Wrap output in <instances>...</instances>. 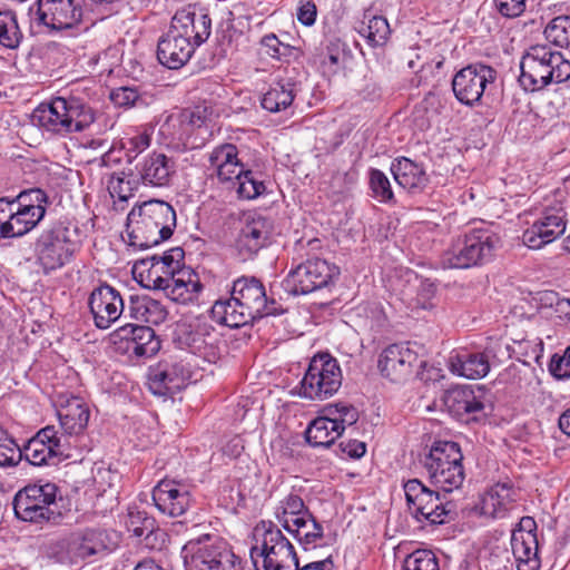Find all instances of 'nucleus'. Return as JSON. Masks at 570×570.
Returning a JSON list of instances; mask_svg holds the SVG:
<instances>
[{
	"label": "nucleus",
	"mask_w": 570,
	"mask_h": 570,
	"mask_svg": "<svg viewBox=\"0 0 570 570\" xmlns=\"http://www.w3.org/2000/svg\"><path fill=\"white\" fill-rule=\"evenodd\" d=\"M176 227L175 209L166 202L151 199L134 207L127 216L128 244L145 249L168 239Z\"/></svg>",
	"instance_id": "f257e3e1"
},
{
	"label": "nucleus",
	"mask_w": 570,
	"mask_h": 570,
	"mask_svg": "<svg viewBox=\"0 0 570 570\" xmlns=\"http://www.w3.org/2000/svg\"><path fill=\"white\" fill-rule=\"evenodd\" d=\"M520 69L519 82L527 91L570 79V61L548 45L531 46L521 58Z\"/></svg>",
	"instance_id": "f03ea898"
},
{
	"label": "nucleus",
	"mask_w": 570,
	"mask_h": 570,
	"mask_svg": "<svg viewBox=\"0 0 570 570\" xmlns=\"http://www.w3.org/2000/svg\"><path fill=\"white\" fill-rule=\"evenodd\" d=\"M95 119L94 109L78 97H56L38 106L32 115L35 124L62 136L86 130Z\"/></svg>",
	"instance_id": "7ed1b4c3"
},
{
	"label": "nucleus",
	"mask_w": 570,
	"mask_h": 570,
	"mask_svg": "<svg viewBox=\"0 0 570 570\" xmlns=\"http://www.w3.org/2000/svg\"><path fill=\"white\" fill-rule=\"evenodd\" d=\"M501 240L497 233L488 227L473 228L458 236L443 252L441 264L444 268H470L490 262Z\"/></svg>",
	"instance_id": "20e7f679"
},
{
	"label": "nucleus",
	"mask_w": 570,
	"mask_h": 570,
	"mask_svg": "<svg viewBox=\"0 0 570 570\" xmlns=\"http://www.w3.org/2000/svg\"><path fill=\"white\" fill-rule=\"evenodd\" d=\"M462 460L463 454L456 442L435 441L423 456L422 464L435 487L444 492H452L465 479Z\"/></svg>",
	"instance_id": "39448f33"
},
{
	"label": "nucleus",
	"mask_w": 570,
	"mask_h": 570,
	"mask_svg": "<svg viewBox=\"0 0 570 570\" xmlns=\"http://www.w3.org/2000/svg\"><path fill=\"white\" fill-rule=\"evenodd\" d=\"M255 546L250 549L252 559H263L264 570H295L298 563L294 546L273 522L262 521L254 529Z\"/></svg>",
	"instance_id": "423d86ee"
},
{
	"label": "nucleus",
	"mask_w": 570,
	"mask_h": 570,
	"mask_svg": "<svg viewBox=\"0 0 570 570\" xmlns=\"http://www.w3.org/2000/svg\"><path fill=\"white\" fill-rule=\"evenodd\" d=\"M58 487L52 482L28 484L13 498L18 519L32 523H58L61 512L57 509Z\"/></svg>",
	"instance_id": "0eeeda50"
},
{
	"label": "nucleus",
	"mask_w": 570,
	"mask_h": 570,
	"mask_svg": "<svg viewBox=\"0 0 570 570\" xmlns=\"http://www.w3.org/2000/svg\"><path fill=\"white\" fill-rule=\"evenodd\" d=\"M181 554L185 570H244L242 560L209 535L188 541Z\"/></svg>",
	"instance_id": "6e6552de"
},
{
	"label": "nucleus",
	"mask_w": 570,
	"mask_h": 570,
	"mask_svg": "<svg viewBox=\"0 0 570 570\" xmlns=\"http://www.w3.org/2000/svg\"><path fill=\"white\" fill-rule=\"evenodd\" d=\"M324 414L314 419L305 431L306 441L314 448L331 446L347 425L358 420L357 410L345 403L328 404Z\"/></svg>",
	"instance_id": "1a4fd4ad"
},
{
	"label": "nucleus",
	"mask_w": 570,
	"mask_h": 570,
	"mask_svg": "<svg viewBox=\"0 0 570 570\" xmlns=\"http://www.w3.org/2000/svg\"><path fill=\"white\" fill-rule=\"evenodd\" d=\"M342 384L340 365L330 354L315 355L299 385V395L308 400H325L333 396Z\"/></svg>",
	"instance_id": "9d476101"
},
{
	"label": "nucleus",
	"mask_w": 570,
	"mask_h": 570,
	"mask_svg": "<svg viewBox=\"0 0 570 570\" xmlns=\"http://www.w3.org/2000/svg\"><path fill=\"white\" fill-rule=\"evenodd\" d=\"M183 259L184 250L180 247H173L161 255L146 256L135 262L134 278L145 288L164 292Z\"/></svg>",
	"instance_id": "9b49d317"
},
{
	"label": "nucleus",
	"mask_w": 570,
	"mask_h": 570,
	"mask_svg": "<svg viewBox=\"0 0 570 570\" xmlns=\"http://www.w3.org/2000/svg\"><path fill=\"white\" fill-rule=\"evenodd\" d=\"M76 250V243L70 239V230L61 225L42 230L35 244L37 262L46 273L66 265Z\"/></svg>",
	"instance_id": "f8f14e48"
},
{
	"label": "nucleus",
	"mask_w": 570,
	"mask_h": 570,
	"mask_svg": "<svg viewBox=\"0 0 570 570\" xmlns=\"http://www.w3.org/2000/svg\"><path fill=\"white\" fill-rule=\"evenodd\" d=\"M338 273L327 261L312 258L292 269L282 285L288 294L305 295L326 286Z\"/></svg>",
	"instance_id": "ddd939ff"
},
{
	"label": "nucleus",
	"mask_w": 570,
	"mask_h": 570,
	"mask_svg": "<svg viewBox=\"0 0 570 570\" xmlns=\"http://www.w3.org/2000/svg\"><path fill=\"white\" fill-rule=\"evenodd\" d=\"M71 443L53 425H47L39 430L22 448L21 459L24 458L36 466L56 463L62 456H68L67 451Z\"/></svg>",
	"instance_id": "4468645a"
},
{
	"label": "nucleus",
	"mask_w": 570,
	"mask_h": 570,
	"mask_svg": "<svg viewBox=\"0 0 570 570\" xmlns=\"http://www.w3.org/2000/svg\"><path fill=\"white\" fill-rule=\"evenodd\" d=\"M48 197L39 188L21 191L11 199L12 218L9 224V238L21 237L32 230L46 214Z\"/></svg>",
	"instance_id": "2eb2a0df"
},
{
	"label": "nucleus",
	"mask_w": 570,
	"mask_h": 570,
	"mask_svg": "<svg viewBox=\"0 0 570 570\" xmlns=\"http://www.w3.org/2000/svg\"><path fill=\"white\" fill-rule=\"evenodd\" d=\"M497 78V71L483 63H473L459 70L452 79L455 98L463 105L479 102L489 85Z\"/></svg>",
	"instance_id": "dca6fc26"
},
{
	"label": "nucleus",
	"mask_w": 570,
	"mask_h": 570,
	"mask_svg": "<svg viewBox=\"0 0 570 570\" xmlns=\"http://www.w3.org/2000/svg\"><path fill=\"white\" fill-rule=\"evenodd\" d=\"M566 232V212L561 200L544 207L541 216L522 234V243L530 249H540Z\"/></svg>",
	"instance_id": "f3484780"
},
{
	"label": "nucleus",
	"mask_w": 570,
	"mask_h": 570,
	"mask_svg": "<svg viewBox=\"0 0 570 570\" xmlns=\"http://www.w3.org/2000/svg\"><path fill=\"white\" fill-rule=\"evenodd\" d=\"M232 295L254 321L281 312L275 301H268L265 286L256 277L242 276L234 281Z\"/></svg>",
	"instance_id": "a211bd4d"
},
{
	"label": "nucleus",
	"mask_w": 570,
	"mask_h": 570,
	"mask_svg": "<svg viewBox=\"0 0 570 570\" xmlns=\"http://www.w3.org/2000/svg\"><path fill=\"white\" fill-rule=\"evenodd\" d=\"M171 32L181 36L195 48L203 45L212 33V19L207 9L190 4L178 10L171 19Z\"/></svg>",
	"instance_id": "6ab92c4d"
},
{
	"label": "nucleus",
	"mask_w": 570,
	"mask_h": 570,
	"mask_svg": "<svg viewBox=\"0 0 570 570\" xmlns=\"http://www.w3.org/2000/svg\"><path fill=\"white\" fill-rule=\"evenodd\" d=\"M110 341L125 353L150 357L160 348V342L150 326L126 324L110 334Z\"/></svg>",
	"instance_id": "aec40b11"
},
{
	"label": "nucleus",
	"mask_w": 570,
	"mask_h": 570,
	"mask_svg": "<svg viewBox=\"0 0 570 570\" xmlns=\"http://www.w3.org/2000/svg\"><path fill=\"white\" fill-rule=\"evenodd\" d=\"M537 524L531 517H523L512 531L511 549L518 570H539Z\"/></svg>",
	"instance_id": "412c9836"
},
{
	"label": "nucleus",
	"mask_w": 570,
	"mask_h": 570,
	"mask_svg": "<svg viewBox=\"0 0 570 570\" xmlns=\"http://www.w3.org/2000/svg\"><path fill=\"white\" fill-rule=\"evenodd\" d=\"M37 16L40 23L51 30H70L82 18V9L77 0H38Z\"/></svg>",
	"instance_id": "4be33fe9"
},
{
	"label": "nucleus",
	"mask_w": 570,
	"mask_h": 570,
	"mask_svg": "<svg viewBox=\"0 0 570 570\" xmlns=\"http://www.w3.org/2000/svg\"><path fill=\"white\" fill-rule=\"evenodd\" d=\"M273 222L259 214H248L236 239V248L243 259L252 258L265 247L273 233Z\"/></svg>",
	"instance_id": "5701e85b"
},
{
	"label": "nucleus",
	"mask_w": 570,
	"mask_h": 570,
	"mask_svg": "<svg viewBox=\"0 0 570 570\" xmlns=\"http://www.w3.org/2000/svg\"><path fill=\"white\" fill-rule=\"evenodd\" d=\"M88 304L94 323L100 330L109 328L125 309L120 293L107 284L100 285L91 292Z\"/></svg>",
	"instance_id": "b1692460"
},
{
	"label": "nucleus",
	"mask_w": 570,
	"mask_h": 570,
	"mask_svg": "<svg viewBox=\"0 0 570 570\" xmlns=\"http://www.w3.org/2000/svg\"><path fill=\"white\" fill-rule=\"evenodd\" d=\"M151 497L156 508L173 518L183 515L191 504L189 488L176 480L159 481L153 489Z\"/></svg>",
	"instance_id": "393cba45"
},
{
	"label": "nucleus",
	"mask_w": 570,
	"mask_h": 570,
	"mask_svg": "<svg viewBox=\"0 0 570 570\" xmlns=\"http://www.w3.org/2000/svg\"><path fill=\"white\" fill-rule=\"evenodd\" d=\"M188 351L209 364H215L224 352L222 334L207 321H199L186 335Z\"/></svg>",
	"instance_id": "a878e982"
},
{
	"label": "nucleus",
	"mask_w": 570,
	"mask_h": 570,
	"mask_svg": "<svg viewBox=\"0 0 570 570\" xmlns=\"http://www.w3.org/2000/svg\"><path fill=\"white\" fill-rule=\"evenodd\" d=\"M139 180L149 187H167L176 176L177 165L173 157L153 151L144 156L135 166Z\"/></svg>",
	"instance_id": "bb28decb"
},
{
	"label": "nucleus",
	"mask_w": 570,
	"mask_h": 570,
	"mask_svg": "<svg viewBox=\"0 0 570 570\" xmlns=\"http://www.w3.org/2000/svg\"><path fill=\"white\" fill-rule=\"evenodd\" d=\"M416 362L417 355L409 346L392 344L381 353L379 368L392 382H401L411 375Z\"/></svg>",
	"instance_id": "cd10ccee"
},
{
	"label": "nucleus",
	"mask_w": 570,
	"mask_h": 570,
	"mask_svg": "<svg viewBox=\"0 0 570 570\" xmlns=\"http://www.w3.org/2000/svg\"><path fill=\"white\" fill-rule=\"evenodd\" d=\"M193 381V372L184 361L165 362L158 365L150 376L155 394L176 393Z\"/></svg>",
	"instance_id": "c85d7f7f"
},
{
	"label": "nucleus",
	"mask_w": 570,
	"mask_h": 570,
	"mask_svg": "<svg viewBox=\"0 0 570 570\" xmlns=\"http://www.w3.org/2000/svg\"><path fill=\"white\" fill-rule=\"evenodd\" d=\"M494 358V347L487 346L483 352L461 351L449 357L450 371L469 380H479L488 375Z\"/></svg>",
	"instance_id": "c756f323"
},
{
	"label": "nucleus",
	"mask_w": 570,
	"mask_h": 570,
	"mask_svg": "<svg viewBox=\"0 0 570 570\" xmlns=\"http://www.w3.org/2000/svg\"><path fill=\"white\" fill-rule=\"evenodd\" d=\"M442 401L450 414L465 421L471 416L474 419V415L482 412L484 407L483 402L469 385H458L446 390Z\"/></svg>",
	"instance_id": "7c9ffc66"
},
{
	"label": "nucleus",
	"mask_w": 570,
	"mask_h": 570,
	"mask_svg": "<svg viewBox=\"0 0 570 570\" xmlns=\"http://www.w3.org/2000/svg\"><path fill=\"white\" fill-rule=\"evenodd\" d=\"M202 289L203 284L199 276L191 268L181 266L179 263L164 293L173 302L187 304L195 301Z\"/></svg>",
	"instance_id": "2f4dec72"
},
{
	"label": "nucleus",
	"mask_w": 570,
	"mask_h": 570,
	"mask_svg": "<svg viewBox=\"0 0 570 570\" xmlns=\"http://www.w3.org/2000/svg\"><path fill=\"white\" fill-rule=\"evenodd\" d=\"M514 502L513 488L507 483H497L481 497L478 509L481 515L502 519L513 509Z\"/></svg>",
	"instance_id": "473e14b6"
},
{
	"label": "nucleus",
	"mask_w": 570,
	"mask_h": 570,
	"mask_svg": "<svg viewBox=\"0 0 570 570\" xmlns=\"http://www.w3.org/2000/svg\"><path fill=\"white\" fill-rule=\"evenodd\" d=\"M195 47L181 36L168 32L161 37L157 46V58L159 62L169 69L183 67L193 56Z\"/></svg>",
	"instance_id": "72a5a7b5"
},
{
	"label": "nucleus",
	"mask_w": 570,
	"mask_h": 570,
	"mask_svg": "<svg viewBox=\"0 0 570 570\" xmlns=\"http://www.w3.org/2000/svg\"><path fill=\"white\" fill-rule=\"evenodd\" d=\"M58 417L60 428L63 431L59 435H65L70 441L71 436L79 435L85 431L90 417V411L80 397L71 396L60 402Z\"/></svg>",
	"instance_id": "f704fd0d"
},
{
	"label": "nucleus",
	"mask_w": 570,
	"mask_h": 570,
	"mask_svg": "<svg viewBox=\"0 0 570 570\" xmlns=\"http://www.w3.org/2000/svg\"><path fill=\"white\" fill-rule=\"evenodd\" d=\"M208 163L222 183L233 181L245 167L238 158L237 147L233 144L216 146L208 155Z\"/></svg>",
	"instance_id": "c9c22d12"
},
{
	"label": "nucleus",
	"mask_w": 570,
	"mask_h": 570,
	"mask_svg": "<svg viewBox=\"0 0 570 570\" xmlns=\"http://www.w3.org/2000/svg\"><path fill=\"white\" fill-rule=\"evenodd\" d=\"M391 173L400 187L412 193L422 190L428 183L424 168L406 157L395 159Z\"/></svg>",
	"instance_id": "e433bc0d"
},
{
	"label": "nucleus",
	"mask_w": 570,
	"mask_h": 570,
	"mask_svg": "<svg viewBox=\"0 0 570 570\" xmlns=\"http://www.w3.org/2000/svg\"><path fill=\"white\" fill-rule=\"evenodd\" d=\"M128 312L132 320L148 325H159L167 317L165 306L147 295L131 296Z\"/></svg>",
	"instance_id": "4c0bfd02"
},
{
	"label": "nucleus",
	"mask_w": 570,
	"mask_h": 570,
	"mask_svg": "<svg viewBox=\"0 0 570 570\" xmlns=\"http://www.w3.org/2000/svg\"><path fill=\"white\" fill-rule=\"evenodd\" d=\"M210 313L214 321L232 328L247 325L254 321L253 316L248 315L232 294L229 298L215 302Z\"/></svg>",
	"instance_id": "58836bf2"
},
{
	"label": "nucleus",
	"mask_w": 570,
	"mask_h": 570,
	"mask_svg": "<svg viewBox=\"0 0 570 570\" xmlns=\"http://www.w3.org/2000/svg\"><path fill=\"white\" fill-rule=\"evenodd\" d=\"M309 509L301 495L289 492L281 498L273 508V514L277 522L288 531L295 523H298Z\"/></svg>",
	"instance_id": "ea45409f"
},
{
	"label": "nucleus",
	"mask_w": 570,
	"mask_h": 570,
	"mask_svg": "<svg viewBox=\"0 0 570 570\" xmlns=\"http://www.w3.org/2000/svg\"><path fill=\"white\" fill-rule=\"evenodd\" d=\"M288 532L296 538L304 550L315 549L321 546L324 538L323 525L315 519L311 511L306 513L298 523H295Z\"/></svg>",
	"instance_id": "a19ab883"
},
{
	"label": "nucleus",
	"mask_w": 570,
	"mask_h": 570,
	"mask_svg": "<svg viewBox=\"0 0 570 570\" xmlns=\"http://www.w3.org/2000/svg\"><path fill=\"white\" fill-rule=\"evenodd\" d=\"M355 30L366 39L367 43L372 47L384 46L391 35V29L387 20L382 16H371L365 13Z\"/></svg>",
	"instance_id": "79ce46f5"
},
{
	"label": "nucleus",
	"mask_w": 570,
	"mask_h": 570,
	"mask_svg": "<svg viewBox=\"0 0 570 570\" xmlns=\"http://www.w3.org/2000/svg\"><path fill=\"white\" fill-rule=\"evenodd\" d=\"M386 323L383 307L377 303L360 305L355 311V324L363 332L380 333Z\"/></svg>",
	"instance_id": "37998d69"
},
{
	"label": "nucleus",
	"mask_w": 570,
	"mask_h": 570,
	"mask_svg": "<svg viewBox=\"0 0 570 570\" xmlns=\"http://www.w3.org/2000/svg\"><path fill=\"white\" fill-rule=\"evenodd\" d=\"M294 97V88L291 82H277L264 94L261 104L269 112H279L292 105Z\"/></svg>",
	"instance_id": "c03bdc74"
},
{
	"label": "nucleus",
	"mask_w": 570,
	"mask_h": 570,
	"mask_svg": "<svg viewBox=\"0 0 570 570\" xmlns=\"http://www.w3.org/2000/svg\"><path fill=\"white\" fill-rule=\"evenodd\" d=\"M403 490L406 505L412 515L422 513L424 504L429 503V500H434L433 495L436 493V491L428 488L419 479L407 480L403 484Z\"/></svg>",
	"instance_id": "a18cd8bd"
},
{
	"label": "nucleus",
	"mask_w": 570,
	"mask_h": 570,
	"mask_svg": "<svg viewBox=\"0 0 570 570\" xmlns=\"http://www.w3.org/2000/svg\"><path fill=\"white\" fill-rule=\"evenodd\" d=\"M236 186V191L239 198L255 199L266 191L265 183L258 177L257 173L243 168L239 176L235 177L232 181Z\"/></svg>",
	"instance_id": "49530a36"
},
{
	"label": "nucleus",
	"mask_w": 570,
	"mask_h": 570,
	"mask_svg": "<svg viewBox=\"0 0 570 570\" xmlns=\"http://www.w3.org/2000/svg\"><path fill=\"white\" fill-rule=\"evenodd\" d=\"M540 309L550 317L570 320V299L560 297L553 291H546L539 294Z\"/></svg>",
	"instance_id": "de8ad7c7"
},
{
	"label": "nucleus",
	"mask_w": 570,
	"mask_h": 570,
	"mask_svg": "<svg viewBox=\"0 0 570 570\" xmlns=\"http://www.w3.org/2000/svg\"><path fill=\"white\" fill-rule=\"evenodd\" d=\"M22 33L16 14L10 10H0V45L8 49L19 46Z\"/></svg>",
	"instance_id": "09e8293b"
},
{
	"label": "nucleus",
	"mask_w": 570,
	"mask_h": 570,
	"mask_svg": "<svg viewBox=\"0 0 570 570\" xmlns=\"http://www.w3.org/2000/svg\"><path fill=\"white\" fill-rule=\"evenodd\" d=\"M433 499L434 500H429V503L424 504L422 513L413 514V517L417 521H426L431 524H443L452 512L451 503L443 502L439 492L433 495Z\"/></svg>",
	"instance_id": "8fccbe9b"
},
{
	"label": "nucleus",
	"mask_w": 570,
	"mask_h": 570,
	"mask_svg": "<svg viewBox=\"0 0 570 570\" xmlns=\"http://www.w3.org/2000/svg\"><path fill=\"white\" fill-rule=\"evenodd\" d=\"M546 38L561 48L570 47V17L559 16L552 19L544 29Z\"/></svg>",
	"instance_id": "3c124183"
},
{
	"label": "nucleus",
	"mask_w": 570,
	"mask_h": 570,
	"mask_svg": "<svg viewBox=\"0 0 570 570\" xmlns=\"http://www.w3.org/2000/svg\"><path fill=\"white\" fill-rule=\"evenodd\" d=\"M154 127L142 126L132 136L125 139L122 147L126 149L129 158H136L138 155L147 150L153 140Z\"/></svg>",
	"instance_id": "603ef678"
},
{
	"label": "nucleus",
	"mask_w": 570,
	"mask_h": 570,
	"mask_svg": "<svg viewBox=\"0 0 570 570\" xmlns=\"http://www.w3.org/2000/svg\"><path fill=\"white\" fill-rule=\"evenodd\" d=\"M403 570H440L436 556L425 549L409 554L404 561Z\"/></svg>",
	"instance_id": "864d4df0"
},
{
	"label": "nucleus",
	"mask_w": 570,
	"mask_h": 570,
	"mask_svg": "<svg viewBox=\"0 0 570 570\" xmlns=\"http://www.w3.org/2000/svg\"><path fill=\"white\" fill-rule=\"evenodd\" d=\"M205 110L199 108L195 110H184L179 114L177 121L181 127V132L178 135L179 140H185L190 136L194 129L202 128L206 124Z\"/></svg>",
	"instance_id": "5fc2aeb1"
},
{
	"label": "nucleus",
	"mask_w": 570,
	"mask_h": 570,
	"mask_svg": "<svg viewBox=\"0 0 570 570\" xmlns=\"http://www.w3.org/2000/svg\"><path fill=\"white\" fill-rule=\"evenodd\" d=\"M134 189V183L126 177L125 173L114 174L108 180L110 196L119 202H127L132 197Z\"/></svg>",
	"instance_id": "6e6d98bb"
},
{
	"label": "nucleus",
	"mask_w": 570,
	"mask_h": 570,
	"mask_svg": "<svg viewBox=\"0 0 570 570\" xmlns=\"http://www.w3.org/2000/svg\"><path fill=\"white\" fill-rule=\"evenodd\" d=\"M345 59V48L340 40L331 41L323 52L322 65L331 73H336Z\"/></svg>",
	"instance_id": "4d7b16f0"
},
{
	"label": "nucleus",
	"mask_w": 570,
	"mask_h": 570,
	"mask_svg": "<svg viewBox=\"0 0 570 570\" xmlns=\"http://www.w3.org/2000/svg\"><path fill=\"white\" fill-rule=\"evenodd\" d=\"M370 186L373 191V196L377 200L385 203L393 199L394 195L391 188V183L383 171L379 169H371Z\"/></svg>",
	"instance_id": "13d9d810"
},
{
	"label": "nucleus",
	"mask_w": 570,
	"mask_h": 570,
	"mask_svg": "<svg viewBox=\"0 0 570 570\" xmlns=\"http://www.w3.org/2000/svg\"><path fill=\"white\" fill-rule=\"evenodd\" d=\"M20 459V446L0 431V466L14 465Z\"/></svg>",
	"instance_id": "bf43d9fd"
},
{
	"label": "nucleus",
	"mask_w": 570,
	"mask_h": 570,
	"mask_svg": "<svg viewBox=\"0 0 570 570\" xmlns=\"http://www.w3.org/2000/svg\"><path fill=\"white\" fill-rule=\"evenodd\" d=\"M111 101L122 108H129L139 105L140 96L136 88L120 87L110 92Z\"/></svg>",
	"instance_id": "052dcab7"
},
{
	"label": "nucleus",
	"mask_w": 570,
	"mask_h": 570,
	"mask_svg": "<svg viewBox=\"0 0 570 570\" xmlns=\"http://www.w3.org/2000/svg\"><path fill=\"white\" fill-rule=\"evenodd\" d=\"M550 373L559 380L570 377V346L562 355L554 354L549 364Z\"/></svg>",
	"instance_id": "680f3d73"
},
{
	"label": "nucleus",
	"mask_w": 570,
	"mask_h": 570,
	"mask_svg": "<svg viewBox=\"0 0 570 570\" xmlns=\"http://www.w3.org/2000/svg\"><path fill=\"white\" fill-rule=\"evenodd\" d=\"M528 0H493L495 9L505 18H517L527 8Z\"/></svg>",
	"instance_id": "e2e57ef3"
},
{
	"label": "nucleus",
	"mask_w": 570,
	"mask_h": 570,
	"mask_svg": "<svg viewBox=\"0 0 570 570\" xmlns=\"http://www.w3.org/2000/svg\"><path fill=\"white\" fill-rule=\"evenodd\" d=\"M98 535H100V533L94 530H89L83 533L81 542L77 548V553L79 557H91L102 549V544L96 542Z\"/></svg>",
	"instance_id": "0e129e2a"
},
{
	"label": "nucleus",
	"mask_w": 570,
	"mask_h": 570,
	"mask_svg": "<svg viewBox=\"0 0 570 570\" xmlns=\"http://www.w3.org/2000/svg\"><path fill=\"white\" fill-rule=\"evenodd\" d=\"M317 16L316 4L312 0H301L297 7V19L304 26H313Z\"/></svg>",
	"instance_id": "69168bd1"
},
{
	"label": "nucleus",
	"mask_w": 570,
	"mask_h": 570,
	"mask_svg": "<svg viewBox=\"0 0 570 570\" xmlns=\"http://www.w3.org/2000/svg\"><path fill=\"white\" fill-rule=\"evenodd\" d=\"M12 215L11 199L0 198V237L2 238H9Z\"/></svg>",
	"instance_id": "338daca9"
},
{
	"label": "nucleus",
	"mask_w": 570,
	"mask_h": 570,
	"mask_svg": "<svg viewBox=\"0 0 570 570\" xmlns=\"http://www.w3.org/2000/svg\"><path fill=\"white\" fill-rule=\"evenodd\" d=\"M436 292V287L432 282L422 281L420 283L416 296V304L421 308H428L430 306V301L434 297Z\"/></svg>",
	"instance_id": "774afa93"
}]
</instances>
